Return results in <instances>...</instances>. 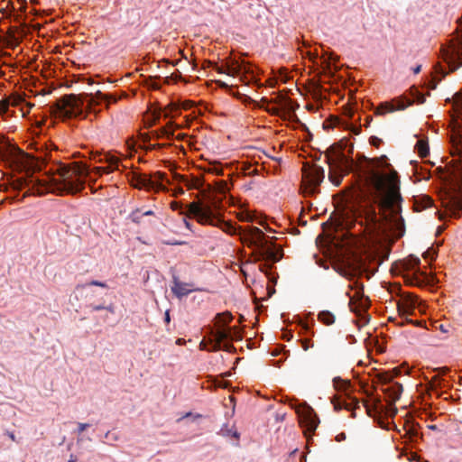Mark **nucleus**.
Segmentation results:
<instances>
[{
  "instance_id": "ddd939ff",
  "label": "nucleus",
  "mask_w": 462,
  "mask_h": 462,
  "mask_svg": "<svg viewBox=\"0 0 462 462\" xmlns=\"http://www.w3.org/2000/svg\"><path fill=\"white\" fill-rule=\"evenodd\" d=\"M214 69L218 73H226L229 76L233 77H240L241 79L243 77H245L246 74L251 73L250 69L242 61L239 62L237 60L232 61L230 64L226 66H218L217 64L214 65Z\"/></svg>"
},
{
  "instance_id": "79ce46f5",
  "label": "nucleus",
  "mask_w": 462,
  "mask_h": 462,
  "mask_svg": "<svg viewBox=\"0 0 462 462\" xmlns=\"http://www.w3.org/2000/svg\"><path fill=\"white\" fill-rule=\"evenodd\" d=\"M88 427H89V424H88V423H79L78 424V432L82 433Z\"/></svg>"
},
{
  "instance_id": "f704fd0d",
  "label": "nucleus",
  "mask_w": 462,
  "mask_h": 462,
  "mask_svg": "<svg viewBox=\"0 0 462 462\" xmlns=\"http://www.w3.org/2000/svg\"><path fill=\"white\" fill-rule=\"evenodd\" d=\"M166 178V175L165 173L163 172H161V171H157L154 173L153 175V178L152 180L157 183V184H162V181L164 180V179Z\"/></svg>"
},
{
  "instance_id": "a18cd8bd",
  "label": "nucleus",
  "mask_w": 462,
  "mask_h": 462,
  "mask_svg": "<svg viewBox=\"0 0 462 462\" xmlns=\"http://www.w3.org/2000/svg\"><path fill=\"white\" fill-rule=\"evenodd\" d=\"M105 438L107 439L117 440V436L114 433L112 434L110 431L106 433Z\"/></svg>"
},
{
  "instance_id": "b1692460",
  "label": "nucleus",
  "mask_w": 462,
  "mask_h": 462,
  "mask_svg": "<svg viewBox=\"0 0 462 462\" xmlns=\"http://www.w3.org/2000/svg\"><path fill=\"white\" fill-rule=\"evenodd\" d=\"M420 263V258L411 255L408 259H406L402 263L403 269L406 271H414L417 272L415 269L419 268V265Z\"/></svg>"
},
{
  "instance_id": "ea45409f",
  "label": "nucleus",
  "mask_w": 462,
  "mask_h": 462,
  "mask_svg": "<svg viewBox=\"0 0 462 462\" xmlns=\"http://www.w3.org/2000/svg\"><path fill=\"white\" fill-rule=\"evenodd\" d=\"M171 208L172 210H180L182 208V204L177 201H172L171 203Z\"/></svg>"
},
{
  "instance_id": "09e8293b",
  "label": "nucleus",
  "mask_w": 462,
  "mask_h": 462,
  "mask_svg": "<svg viewBox=\"0 0 462 462\" xmlns=\"http://www.w3.org/2000/svg\"><path fill=\"white\" fill-rule=\"evenodd\" d=\"M143 217L154 216V212L152 210H145V211H143Z\"/></svg>"
},
{
  "instance_id": "58836bf2",
  "label": "nucleus",
  "mask_w": 462,
  "mask_h": 462,
  "mask_svg": "<svg viewBox=\"0 0 462 462\" xmlns=\"http://www.w3.org/2000/svg\"><path fill=\"white\" fill-rule=\"evenodd\" d=\"M222 349L226 352H232L235 349V347L230 343H222Z\"/></svg>"
},
{
  "instance_id": "e2e57ef3",
  "label": "nucleus",
  "mask_w": 462,
  "mask_h": 462,
  "mask_svg": "<svg viewBox=\"0 0 462 462\" xmlns=\"http://www.w3.org/2000/svg\"><path fill=\"white\" fill-rule=\"evenodd\" d=\"M182 340H183V339L179 338V339L177 340V342H176V343H177L178 345H180V344H182Z\"/></svg>"
},
{
  "instance_id": "c9c22d12",
  "label": "nucleus",
  "mask_w": 462,
  "mask_h": 462,
  "mask_svg": "<svg viewBox=\"0 0 462 462\" xmlns=\"http://www.w3.org/2000/svg\"><path fill=\"white\" fill-rule=\"evenodd\" d=\"M369 142L371 145L374 147H379L380 144L383 143V140L377 136H371Z\"/></svg>"
},
{
  "instance_id": "338daca9",
  "label": "nucleus",
  "mask_w": 462,
  "mask_h": 462,
  "mask_svg": "<svg viewBox=\"0 0 462 462\" xmlns=\"http://www.w3.org/2000/svg\"><path fill=\"white\" fill-rule=\"evenodd\" d=\"M68 462H75V461H73V460H69Z\"/></svg>"
},
{
  "instance_id": "3c124183",
  "label": "nucleus",
  "mask_w": 462,
  "mask_h": 462,
  "mask_svg": "<svg viewBox=\"0 0 462 462\" xmlns=\"http://www.w3.org/2000/svg\"><path fill=\"white\" fill-rule=\"evenodd\" d=\"M355 134H360V126H353L352 130H351Z\"/></svg>"
},
{
  "instance_id": "e433bc0d",
  "label": "nucleus",
  "mask_w": 462,
  "mask_h": 462,
  "mask_svg": "<svg viewBox=\"0 0 462 462\" xmlns=\"http://www.w3.org/2000/svg\"><path fill=\"white\" fill-rule=\"evenodd\" d=\"M313 343L310 339H303L301 341V347L307 351L309 348L313 347Z\"/></svg>"
},
{
  "instance_id": "8fccbe9b",
  "label": "nucleus",
  "mask_w": 462,
  "mask_h": 462,
  "mask_svg": "<svg viewBox=\"0 0 462 462\" xmlns=\"http://www.w3.org/2000/svg\"><path fill=\"white\" fill-rule=\"evenodd\" d=\"M183 223H184L185 226H186L189 230H190V231L192 230V229H191V226H191V224H190V222H189V221H188L186 218H183Z\"/></svg>"
},
{
  "instance_id": "7ed1b4c3",
  "label": "nucleus",
  "mask_w": 462,
  "mask_h": 462,
  "mask_svg": "<svg viewBox=\"0 0 462 462\" xmlns=\"http://www.w3.org/2000/svg\"><path fill=\"white\" fill-rule=\"evenodd\" d=\"M187 216L193 217L201 225L219 226L231 236L239 235L242 243L253 248L255 261H266L273 263L282 257V247L268 240L260 228L256 226L242 228L234 226L231 222H226L220 218L210 205L191 202L187 206Z\"/></svg>"
},
{
  "instance_id": "aec40b11",
  "label": "nucleus",
  "mask_w": 462,
  "mask_h": 462,
  "mask_svg": "<svg viewBox=\"0 0 462 462\" xmlns=\"http://www.w3.org/2000/svg\"><path fill=\"white\" fill-rule=\"evenodd\" d=\"M415 150L420 158H425L430 153L429 143L426 138H420L416 144Z\"/></svg>"
},
{
  "instance_id": "49530a36",
  "label": "nucleus",
  "mask_w": 462,
  "mask_h": 462,
  "mask_svg": "<svg viewBox=\"0 0 462 462\" xmlns=\"http://www.w3.org/2000/svg\"><path fill=\"white\" fill-rule=\"evenodd\" d=\"M346 439V434L345 433H339L338 435H337L336 437V440L337 442H340V441H343Z\"/></svg>"
},
{
  "instance_id": "6e6d98bb",
  "label": "nucleus",
  "mask_w": 462,
  "mask_h": 462,
  "mask_svg": "<svg viewBox=\"0 0 462 462\" xmlns=\"http://www.w3.org/2000/svg\"><path fill=\"white\" fill-rule=\"evenodd\" d=\"M190 416H192V413L191 412H187L180 419H179L178 420L180 421V420L185 419V418H189Z\"/></svg>"
},
{
  "instance_id": "423d86ee",
  "label": "nucleus",
  "mask_w": 462,
  "mask_h": 462,
  "mask_svg": "<svg viewBox=\"0 0 462 462\" xmlns=\"http://www.w3.org/2000/svg\"><path fill=\"white\" fill-rule=\"evenodd\" d=\"M337 272L351 282L348 285L350 291L346 292L349 298V307L351 311L360 315L366 308V300L364 296V285L357 280H355L356 271L344 266L338 268Z\"/></svg>"
},
{
  "instance_id": "f03ea898",
  "label": "nucleus",
  "mask_w": 462,
  "mask_h": 462,
  "mask_svg": "<svg viewBox=\"0 0 462 462\" xmlns=\"http://www.w3.org/2000/svg\"><path fill=\"white\" fill-rule=\"evenodd\" d=\"M49 171L51 172L52 176L45 179L32 175L28 180H17L14 189H26L23 196H42L49 192L59 195L76 194L85 189L87 178H88V185L91 189L93 184L97 181V178L91 175L88 166L78 162L69 164L53 162Z\"/></svg>"
},
{
  "instance_id": "72a5a7b5",
  "label": "nucleus",
  "mask_w": 462,
  "mask_h": 462,
  "mask_svg": "<svg viewBox=\"0 0 462 462\" xmlns=\"http://www.w3.org/2000/svg\"><path fill=\"white\" fill-rule=\"evenodd\" d=\"M95 171L97 172H102V174H109L115 171H116V169L115 168H112L111 166H106V167H95Z\"/></svg>"
},
{
  "instance_id": "2eb2a0df",
  "label": "nucleus",
  "mask_w": 462,
  "mask_h": 462,
  "mask_svg": "<svg viewBox=\"0 0 462 462\" xmlns=\"http://www.w3.org/2000/svg\"><path fill=\"white\" fill-rule=\"evenodd\" d=\"M300 421L302 427H304L306 429V430H308L310 432H313L317 429V427L319 423V420L318 416L316 415L314 411L310 407L307 408L300 414Z\"/></svg>"
},
{
  "instance_id": "f257e3e1",
  "label": "nucleus",
  "mask_w": 462,
  "mask_h": 462,
  "mask_svg": "<svg viewBox=\"0 0 462 462\" xmlns=\"http://www.w3.org/2000/svg\"><path fill=\"white\" fill-rule=\"evenodd\" d=\"M361 191L370 197L389 222L398 237L405 232L404 219L401 216L402 196L400 180L396 171L389 173L366 169L359 175Z\"/></svg>"
},
{
  "instance_id": "6ab92c4d",
  "label": "nucleus",
  "mask_w": 462,
  "mask_h": 462,
  "mask_svg": "<svg viewBox=\"0 0 462 462\" xmlns=\"http://www.w3.org/2000/svg\"><path fill=\"white\" fill-rule=\"evenodd\" d=\"M172 125L173 124L170 122L167 126L162 127L158 130H154L152 132V134L155 139H161L163 137L171 139L173 137L174 134L173 131L170 129V127H171Z\"/></svg>"
},
{
  "instance_id": "412c9836",
  "label": "nucleus",
  "mask_w": 462,
  "mask_h": 462,
  "mask_svg": "<svg viewBox=\"0 0 462 462\" xmlns=\"http://www.w3.org/2000/svg\"><path fill=\"white\" fill-rule=\"evenodd\" d=\"M211 334L214 337V339L223 343L227 339H233L231 329L226 330L224 328H218L217 330H211Z\"/></svg>"
},
{
  "instance_id": "0e129e2a",
  "label": "nucleus",
  "mask_w": 462,
  "mask_h": 462,
  "mask_svg": "<svg viewBox=\"0 0 462 462\" xmlns=\"http://www.w3.org/2000/svg\"><path fill=\"white\" fill-rule=\"evenodd\" d=\"M365 407L366 408V410H367V412H369V408H368V405H367V403H365Z\"/></svg>"
},
{
  "instance_id": "de8ad7c7",
  "label": "nucleus",
  "mask_w": 462,
  "mask_h": 462,
  "mask_svg": "<svg viewBox=\"0 0 462 462\" xmlns=\"http://www.w3.org/2000/svg\"><path fill=\"white\" fill-rule=\"evenodd\" d=\"M91 308H92V310L98 311V310H104L105 306H103V305H93Z\"/></svg>"
},
{
  "instance_id": "bb28decb",
  "label": "nucleus",
  "mask_w": 462,
  "mask_h": 462,
  "mask_svg": "<svg viewBox=\"0 0 462 462\" xmlns=\"http://www.w3.org/2000/svg\"><path fill=\"white\" fill-rule=\"evenodd\" d=\"M454 107L462 116V89L454 96Z\"/></svg>"
},
{
  "instance_id": "a878e982",
  "label": "nucleus",
  "mask_w": 462,
  "mask_h": 462,
  "mask_svg": "<svg viewBox=\"0 0 462 462\" xmlns=\"http://www.w3.org/2000/svg\"><path fill=\"white\" fill-rule=\"evenodd\" d=\"M143 217V210L141 208L133 210L129 215L130 220L135 224H140Z\"/></svg>"
},
{
  "instance_id": "4be33fe9",
  "label": "nucleus",
  "mask_w": 462,
  "mask_h": 462,
  "mask_svg": "<svg viewBox=\"0 0 462 462\" xmlns=\"http://www.w3.org/2000/svg\"><path fill=\"white\" fill-rule=\"evenodd\" d=\"M95 160L97 162H105L107 163L108 166L118 170L119 159L112 154L106 153L103 156L100 155L98 159L95 158Z\"/></svg>"
},
{
  "instance_id": "20e7f679",
  "label": "nucleus",
  "mask_w": 462,
  "mask_h": 462,
  "mask_svg": "<svg viewBox=\"0 0 462 462\" xmlns=\"http://www.w3.org/2000/svg\"><path fill=\"white\" fill-rule=\"evenodd\" d=\"M116 102V99L111 96L97 91L95 95H87L85 97L75 94L65 95L51 106L52 112L60 118H86L88 115L97 116L99 110L97 106L101 102Z\"/></svg>"
},
{
  "instance_id": "f8f14e48",
  "label": "nucleus",
  "mask_w": 462,
  "mask_h": 462,
  "mask_svg": "<svg viewBox=\"0 0 462 462\" xmlns=\"http://www.w3.org/2000/svg\"><path fill=\"white\" fill-rule=\"evenodd\" d=\"M412 102L406 98H395L391 102H383L381 103L374 109V114L376 116H384L387 113H392L396 110H404L406 107L411 106Z\"/></svg>"
},
{
  "instance_id": "5fc2aeb1",
  "label": "nucleus",
  "mask_w": 462,
  "mask_h": 462,
  "mask_svg": "<svg viewBox=\"0 0 462 462\" xmlns=\"http://www.w3.org/2000/svg\"><path fill=\"white\" fill-rule=\"evenodd\" d=\"M91 171V173H93V174L95 175V177H96L97 179V177H99V176L103 175V174H102V172H97V171H95V168H94L92 171Z\"/></svg>"
},
{
  "instance_id": "a19ab883",
  "label": "nucleus",
  "mask_w": 462,
  "mask_h": 462,
  "mask_svg": "<svg viewBox=\"0 0 462 462\" xmlns=\"http://www.w3.org/2000/svg\"><path fill=\"white\" fill-rule=\"evenodd\" d=\"M220 349H222V343L214 339V342L212 343V351H218Z\"/></svg>"
},
{
  "instance_id": "c85d7f7f",
  "label": "nucleus",
  "mask_w": 462,
  "mask_h": 462,
  "mask_svg": "<svg viewBox=\"0 0 462 462\" xmlns=\"http://www.w3.org/2000/svg\"><path fill=\"white\" fill-rule=\"evenodd\" d=\"M237 217L240 221H243V222L254 221V215L249 211H242V212L238 213Z\"/></svg>"
},
{
  "instance_id": "7c9ffc66",
  "label": "nucleus",
  "mask_w": 462,
  "mask_h": 462,
  "mask_svg": "<svg viewBox=\"0 0 462 462\" xmlns=\"http://www.w3.org/2000/svg\"><path fill=\"white\" fill-rule=\"evenodd\" d=\"M10 100L4 98L0 101V114L6 115L9 112Z\"/></svg>"
},
{
  "instance_id": "393cba45",
  "label": "nucleus",
  "mask_w": 462,
  "mask_h": 462,
  "mask_svg": "<svg viewBox=\"0 0 462 462\" xmlns=\"http://www.w3.org/2000/svg\"><path fill=\"white\" fill-rule=\"evenodd\" d=\"M318 319L326 326L335 323L336 318L333 313L328 310H322L318 315Z\"/></svg>"
},
{
  "instance_id": "4d7b16f0",
  "label": "nucleus",
  "mask_w": 462,
  "mask_h": 462,
  "mask_svg": "<svg viewBox=\"0 0 462 462\" xmlns=\"http://www.w3.org/2000/svg\"><path fill=\"white\" fill-rule=\"evenodd\" d=\"M104 310H108L109 312L114 313V308H113V306H112V305L107 306V307H105V309H104Z\"/></svg>"
},
{
  "instance_id": "0eeeda50",
  "label": "nucleus",
  "mask_w": 462,
  "mask_h": 462,
  "mask_svg": "<svg viewBox=\"0 0 462 462\" xmlns=\"http://www.w3.org/2000/svg\"><path fill=\"white\" fill-rule=\"evenodd\" d=\"M459 28L460 32L441 48L442 60L447 63L449 71H455L462 67V22Z\"/></svg>"
},
{
  "instance_id": "864d4df0",
  "label": "nucleus",
  "mask_w": 462,
  "mask_h": 462,
  "mask_svg": "<svg viewBox=\"0 0 462 462\" xmlns=\"http://www.w3.org/2000/svg\"><path fill=\"white\" fill-rule=\"evenodd\" d=\"M164 320L166 323H169L171 320L169 310L165 312Z\"/></svg>"
},
{
  "instance_id": "6e6552de",
  "label": "nucleus",
  "mask_w": 462,
  "mask_h": 462,
  "mask_svg": "<svg viewBox=\"0 0 462 462\" xmlns=\"http://www.w3.org/2000/svg\"><path fill=\"white\" fill-rule=\"evenodd\" d=\"M442 206L450 217H459L462 210V187L446 192L442 198Z\"/></svg>"
},
{
  "instance_id": "f3484780",
  "label": "nucleus",
  "mask_w": 462,
  "mask_h": 462,
  "mask_svg": "<svg viewBox=\"0 0 462 462\" xmlns=\"http://www.w3.org/2000/svg\"><path fill=\"white\" fill-rule=\"evenodd\" d=\"M194 291L197 289L193 288V284L182 282L177 277L173 278L171 291L177 298L181 299Z\"/></svg>"
},
{
  "instance_id": "052dcab7",
  "label": "nucleus",
  "mask_w": 462,
  "mask_h": 462,
  "mask_svg": "<svg viewBox=\"0 0 462 462\" xmlns=\"http://www.w3.org/2000/svg\"><path fill=\"white\" fill-rule=\"evenodd\" d=\"M9 437H10V439H11L12 440H15V437H14V433H10V434H9Z\"/></svg>"
},
{
  "instance_id": "cd10ccee",
  "label": "nucleus",
  "mask_w": 462,
  "mask_h": 462,
  "mask_svg": "<svg viewBox=\"0 0 462 462\" xmlns=\"http://www.w3.org/2000/svg\"><path fill=\"white\" fill-rule=\"evenodd\" d=\"M6 100H10V106H18L23 103H25L23 97L16 94L9 96L8 97H6Z\"/></svg>"
},
{
  "instance_id": "69168bd1",
  "label": "nucleus",
  "mask_w": 462,
  "mask_h": 462,
  "mask_svg": "<svg viewBox=\"0 0 462 462\" xmlns=\"http://www.w3.org/2000/svg\"><path fill=\"white\" fill-rule=\"evenodd\" d=\"M199 417H201V415H200V414H197V415L195 416V418H199Z\"/></svg>"
},
{
  "instance_id": "5701e85b",
  "label": "nucleus",
  "mask_w": 462,
  "mask_h": 462,
  "mask_svg": "<svg viewBox=\"0 0 462 462\" xmlns=\"http://www.w3.org/2000/svg\"><path fill=\"white\" fill-rule=\"evenodd\" d=\"M433 205V200L429 196H421L415 200L414 207L418 211L430 208Z\"/></svg>"
},
{
  "instance_id": "2f4dec72",
  "label": "nucleus",
  "mask_w": 462,
  "mask_h": 462,
  "mask_svg": "<svg viewBox=\"0 0 462 462\" xmlns=\"http://www.w3.org/2000/svg\"><path fill=\"white\" fill-rule=\"evenodd\" d=\"M87 286H98V287H102V288H106L107 287L106 282L93 280V281H90V282H87L86 284L79 285L78 288H79V287L80 288H85Z\"/></svg>"
},
{
  "instance_id": "39448f33",
  "label": "nucleus",
  "mask_w": 462,
  "mask_h": 462,
  "mask_svg": "<svg viewBox=\"0 0 462 462\" xmlns=\"http://www.w3.org/2000/svg\"><path fill=\"white\" fill-rule=\"evenodd\" d=\"M325 157L329 166L328 179L335 186H339L343 176L350 171L353 161L337 145L330 146Z\"/></svg>"
},
{
  "instance_id": "4c0bfd02",
  "label": "nucleus",
  "mask_w": 462,
  "mask_h": 462,
  "mask_svg": "<svg viewBox=\"0 0 462 462\" xmlns=\"http://www.w3.org/2000/svg\"><path fill=\"white\" fill-rule=\"evenodd\" d=\"M434 256H435V252L433 250H427L424 254H423V257L424 259L428 260L430 259V261L434 259Z\"/></svg>"
},
{
  "instance_id": "1a4fd4ad",
  "label": "nucleus",
  "mask_w": 462,
  "mask_h": 462,
  "mask_svg": "<svg viewBox=\"0 0 462 462\" xmlns=\"http://www.w3.org/2000/svg\"><path fill=\"white\" fill-rule=\"evenodd\" d=\"M419 299L411 293H402L397 303V310L399 314L404 318L405 322L412 323L419 326L418 321H413L408 317L412 315L414 310L420 307Z\"/></svg>"
},
{
  "instance_id": "13d9d810",
  "label": "nucleus",
  "mask_w": 462,
  "mask_h": 462,
  "mask_svg": "<svg viewBox=\"0 0 462 462\" xmlns=\"http://www.w3.org/2000/svg\"><path fill=\"white\" fill-rule=\"evenodd\" d=\"M421 66L418 65L416 68H414L413 72L415 74L419 73L420 71Z\"/></svg>"
},
{
  "instance_id": "603ef678",
  "label": "nucleus",
  "mask_w": 462,
  "mask_h": 462,
  "mask_svg": "<svg viewBox=\"0 0 462 462\" xmlns=\"http://www.w3.org/2000/svg\"><path fill=\"white\" fill-rule=\"evenodd\" d=\"M232 337H233L232 340H240L241 339V336L238 334V332H235L234 334L232 333Z\"/></svg>"
},
{
  "instance_id": "9d476101",
  "label": "nucleus",
  "mask_w": 462,
  "mask_h": 462,
  "mask_svg": "<svg viewBox=\"0 0 462 462\" xmlns=\"http://www.w3.org/2000/svg\"><path fill=\"white\" fill-rule=\"evenodd\" d=\"M451 141V155L453 157H457V159H453L452 162L455 163V171L457 182L462 181V130L456 129L452 132L450 136Z\"/></svg>"
},
{
  "instance_id": "9b49d317",
  "label": "nucleus",
  "mask_w": 462,
  "mask_h": 462,
  "mask_svg": "<svg viewBox=\"0 0 462 462\" xmlns=\"http://www.w3.org/2000/svg\"><path fill=\"white\" fill-rule=\"evenodd\" d=\"M325 177L324 170L322 167L314 166L305 169L303 171V185L307 191L313 193L323 181Z\"/></svg>"
},
{
  "instance_id": "dca6fc26",
  "label": "nucleus",
  "mask_w": 462,
  "mask_h": 462,
  "mask_svg": "<svg viewBox=\"0 0 462 462\" xmlns=\"http://www.w3.org/2000/svg\"><path fill=\"white\" fill-rule=\"evenodd\" d=\"M349 401L344 399L341 400L340 398L334 397L332 399V404L334 406L335 411H340L342 409L351 411H352V418L356 417L355 410L359 408V401L356 398L348 397Z\"/></svg>"
},
{
  "instance_id": "37998d69",
  "label": "nucleus",
  "mask_w": 462,
  "mask_h": 462,
  "mask_svg": "<svg viewBox=\"0 0 462 462\" xmlns=\"http://www.w3.org/2000/svg\"><path fill=\"white\" fill-rule=\"evenodd\" d=\"M184 193H185V191L181 187H177L174 189L172 195L177 197L180 195H183Z\"/></svg>"
},
{
  "instance_id": "c756f323",
  "label": "nucleus",
  "mask_w": 462,
  "mask_h": 462,
  "mask_svg": "<svg viewBox=\"0 0 462 462\" xmlns=\"http://www.w3.org/2000/svg\"><path fill=\"white\" fill-rule=\"evenodd\" d=\"M334 384L337 390H344L345 392H346L348 390V388L350 387L349 383L343 381V380H336L335 379Z\"/></svg>"
},
{
  "instance_id": "4468645a",
  "label": "nucleus",
  "mask_w": 462,
  "mask_h": 462,
  "mask_svg": "<svg viewBox=\"0 0 462 462\" xmlns=\"http://www.w3.org/2000/svg\"><path fill=\"white\" fill-rule=\"evenodd\" d=\"M132 184L136 189H154L156 191L165 190L163 184H157L152 177L146 174H134L132 179Z\"/></svg>"
},
{
  "instance_id": "a211bd4d",
  "label": "nucleus",
  "mask_w": 462,
  "mask_h": 462,
  "mask_svg": "<svg viewBox=\"0 0 462 462\" xmlns=\"http://www.w3.org/2000/svg\"><path fill=\"white\" fill-rule=\"evenodd\" d=\"M384 392L388 394L389 398L395 402L400 399L401 394L402 393V385L395 383L393 385H390L386 389H384Z\"/></svg>"
},
{
  "instance_id": "c03bdc74",
  "label": "nucleus",
  "mask_w": 462,
  "mask_h": 462,
  "mask_svg": "<svg viewBox=\"0 0 462 462\" xmlns=\"http://www.w3.org/2000/svg\"><path fill=\"white\" fill-rule=\"evenodd\" d=\"M25 105L27 106V109L26 110H24L23 108L21 109L23 116H25L27 114H29L31 108L33 106V105L31 103H25Z\"/></svg>"
},
{
  "instance_id": "680f3d73",
  "label": "nucleus",
  "mask_w": 462,
  "mask_h": 462,
  "mask_svg": "<svg viewBox=\"0 0 462 462\" xmlns=\"http://www.w3.org/2000/svg\"><path fill=\"white\" fill-rule=\"evenodd\" d=\"M302 328H303L305 330H308V329H309V327H308V325H307L306 323H305V324H303Z\"/></svg>"
},
{
  "instance_id": "bf43d9fd",
  "label": "nucleus",
  "mask_w": 462,
  "mask_h": 462,
  "mask_svg": "<svg viewBox=\"0 0 462 462\" xmlns=\"http://www.w3.org/2000/svg\"><path fill=\"white\" fill-rule=\"evenodd\" d=\"M182 179V176L179 175V174H176L175 175V180H180Z\"/></svg>"
},
{
  "instance_id": "473e14b6",
  "label": "nucleus",
  "mask_w": 462,
  "mask_h": 462,
  "mask_svg": "<svg viewBox=\"0 0 462 462\" xmlns=\"http://www.w3.org/2000/svg\"><path fill=\"white\" fill-rule=\"evenodd\" d=\"M217 319H218V322H223L225 324H227L232 320V315L228 312L217 314Z\"/></svg>"
}]
</instances>
